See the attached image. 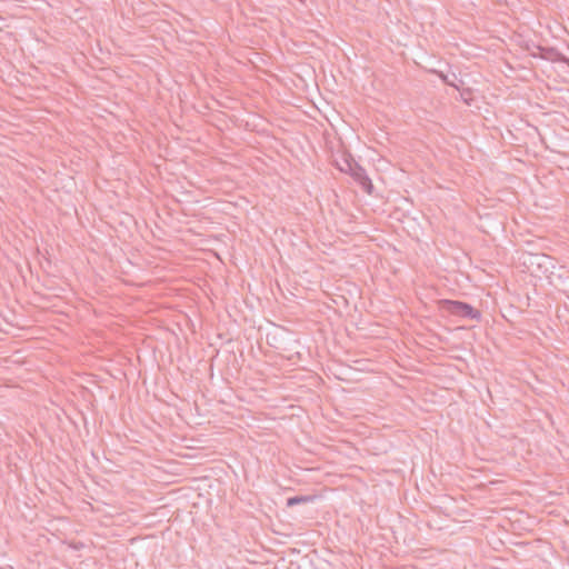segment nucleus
<instances>
[{
	"label": "nucleus",
	"mask_w": 569,
	"mask_h": 569,
	"mask_svg": "<svg viewBox=\"0 0 569 569\" xmlns=\"http://www.w3.org/2000/svg\"><path fill=\"white\" fill-rule=\"evenodd\" d=\"M440 306L443 311L455 316L475 320H479L481 318V313L478 310H476L472 306L461 301L441 300Z\"/></svg>",
	"instance_id": "nucleus-1"
},
{
	"label": "nucleus",
	"mask_w": 569,
	"mask_h": 569,
	"mask_svg": "<svg viewBox=\"0 0 569 569\" xmlns=\"http://www.w3.org/2000/svg\"><path fill=\"white\" fill-rule=\"evenodd\" d=\"M348 166H349L350 173L353 177V179L363 188V190L366 192L371 193L373 186H372L371 180L368 177L366 170L358 164L352 167L350 163H348Z\"/></svg>",
	"instance_id": "nucleus-2"
},
{
	"label": "nucleus",
	"mask_w": 569,
	"mask_h": 569,
	"mask_svg": "<svg viewBox=\"0 0 569 569\" xmlns=\"http://www.w3.org/2000/svg\"><path fill=\"white\" fill-rule=\"evenodd\" d=\"M312 500H313L312 496H296V497H291L287 500V506L293 507L299 503L311 502Z\"/></svg>",
	"instance_id": "nucleus-3"
},
{
	"label": "nucleus",
	"mask_w": 569,
	"mask_h": 569,
	"mask_svg": "<svg viewBox=\"0 0 569 569\" xmlns=\"http://www.w3.org/2000/svg\"><path fill=\"white\" fill-rule=\"evenodd\" d=\"M437 74H438V76L441 78V80H442L443 82H446L447 84L452 86V87H455V88L459 89V88H458V86H456L452 81H450V80H449L448 76L443 74L442 72H437Z\"/></svg>",
	"instance_id": "nucleus-4"
}]
</instances>
